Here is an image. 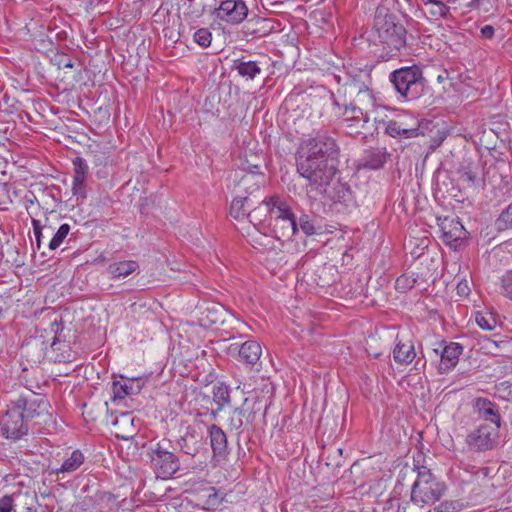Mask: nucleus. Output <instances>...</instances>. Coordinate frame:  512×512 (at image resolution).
Wrapping results in <instances>:
<instances>
[{
    "mask_svg": "<svg viewBox=\"0 0 512 512\" xmlns=\"http://www.w3.org/2000/svg\"><path fill=\"white\" fill-rule=\"evenodd\" d=\"M121 437H122V439H128L130 437V435H122Z\"/></svg>",
    "mask_w": 512,
    "mask_h": 512,
    "instance_id": "obj_61",
    "label": "nucleus"
},
{
    "mask_svg": "<svg viewBox=\"0 0 512 512\" xmlns=\"http://www.w3.org/2000/svg\"><path fill=\"white\" fill-rule=\"evenodd\" d=\"M299 225L306 235H313L316 233L314 221L308 215L304 214L299 218Z\"/></svg>",
    "mask_w": 512,
    "mask_h": 512,
    "instance_id": "obj_42",
    "label": "nucleus"
},
{
    "mask_svg": "<svg viewBox=\"0 0 512 512\" xmlns=\"http://www.w3.org/2000/svg\"><path fill=\"white\" fill-rule=\"evenodd\" d=\"M247 401L248 399L244 398L242 406L234 408L236 412H240V418L244 420V425L251 423L255 417V413L253 411L247 412V410L244 408V405L247 403Z\"/></svg>",
    "mask_w": 512,
    "mask_h": 512,
    "instance_id": "obj_44",
    "label": "nucleus"
},
{
    "mask_svg": "<svg viewBox=\"0 0 512 512\" xmlns=\"http://www.w3.org/2000/svg\"><path fill=\"white\" fill-rule=\"evenodd\" d=\"M203 12H204V8L202 7L200 10H198V11L196 12V16H200V15H202V14H203Z\"/></svg>",
    "mask_w": 512,
    "mask_h": 512,
    "instance_id": "obj_58",
    "label": "nucleus"
},
{
    "mask_svg": "<svg viewBox=\"0 0 512 512\" xmlns=\"http://www.w3.org/2000/svg\"><path fill=\"white\" fill-rule=\"evenodd\" d=\"M425 13L432 19L437 20L445 17L448 13V7L440 0H421Z\"/></svg>",
    "mask_w": 512,
    "mask_h": 512,
    "instance_id": "obj_28",
    "label": "nucleus"
},
{
    "mask_svg": "<svg viewBox=\"0 0 512 512\" xmlns=\"http://www.w3.org/2000/svg\"><path fill=\"white\" fill-rule=\"evenodd\" d=\"M60 328V323H58L56 320L52 323V330L55 331L56 333L58 332Z\"/></svg>",
    "mask_w": 512,
    "mask_h": 512,
    "instance_id": "obj_56",
    "label": "nucleus"
},
{
    "mask_svg": "<svg viewBox=\"0 0 512 512\" xmlns=\"http://www.w3.org/2000/svg\"><path fill=\"white\" fill-rule=\"evenodd\" d=\"M501 293L512 300V270H508L501 277Z\"/></svg>",
    "mask_w": 512,
    "mask_h": 512,
    "instance_id": "obj_39",
    "label": "nucleus"
},
{
    "mask_svg": "<svg viewBox=\"0 0 512 512\" xmlns=\"http://www.w3.org/2000/svg\"><path fill=\"white\" fill-rule=\"evenodd\" d=\"M229 351L230 353L237 352V360L246 365L256 364L259 361L262 354L260 344L253 340H248L242 343L241 345L233 343L230 345Z\"/></svg>",
    "mask_w": 512,
    "mask_h": 512,
    "instance_id": "obj_15",
    "label": "nucleus"
},
{
    "mask_svg": "<svg viewBox=\"0 0 512 512\" xmlns=\"http://www.w3.org/2000/svg\"><path fill=\"white\" fill-rule=\"evenodd\" d=\"M389 81L400 97L407 101L420 98L426 90V79L417 65L394 70L389 75Z\"/></svg>",
    "mask_w": 512,
    "mask_h": 512,
    "instance_id": "obj_3",
    "label": "nucleus"
},
{
    "mask_svg": "<svg viewBox=\"0 0 512 512\" xmlns=\"http://www.w3.org/2000/svg\"><path fill=\"white\" fill-rule=\"evenodd\" d=\"M5 164V161L3 158L0 157V166L4 165Z\"/></svg>",
    "mask_w": 512,
    "mask_h": 512,
    "instance_id": "obj_59",
    "label": "nucleus"
},
{
    "mask_svg": "<svg viewBox=\"0 0 512 512\" xmlns=\"http://www.w3.org/2000/svg\"><path fill=\"white\" fill-rule=\"evenodd\" d=\"M479 416L486 421H490L493 427L500 428L501 419L496 405L487 398H477L474 404Z\"/></svg>",
    "mask_w": 512,
    "mask_h": 512,
    "instance_id": "obj_22",
    "label": "nucleus"
},
{
    "mask_svg": "<svg viewBox=\"0 0 512 512\" xmlns=\"http://www.w3.org/2000/svg\"><path fill=\"white\" fill-rule=\"evenodd\" d=\"M208 432L213 455L215 457L224 458L228 454L226 433L216 424L209 426Z\"/></svg>",
    "mask_w": 512,
    "mask_h": 512,
    "instance_id": "obj_20",
    "label": "nucleus"
},
{
    "mask_svg": "<svg viewBox=\"0 0 512 512\" xmlns=\"http://www.w3.org/2000/svg\"><path fill=\"white\" fill-rule=\"evenodd\" d=\"M443 79H444V78H443L441 75H440V76H438V81L442 82V81H443Z\"/></svg>",
    "mask_w": 512,
    "mask_h": 512,
    "instance_id": "obj_62",
    "label": "nucleus"
},
{
    "mask_svg": "<svg viewBox=\"0 0 512 512\" xmlns=\"http://www.w3.org/2000/svg\"><path fill=\"white\" fill-rule=\"evenodd\" d=\"M416 357L415 348L412 344L397 342L393 350L395 362L401 365L410 364Z\"/></svg>",
    "mask_w": 512,
    "mask_h": 512,
    "instance_id": "obj_24",
    "label": "nucleus"
},
{
    "mask_svg": "<svg viewBox=\"0 0 512 512\" xmlns=\"http://www.w3.org/2000/svg\"><path fill=\"white\" fill-rule=\"evenodd\" d=\"M402 119L390 120L386 124L385 132L393 137L398 139H410L418 137L419 135H424V129L421 124H418L417 127H409L403 128Z\"/></svg>",
    "mask_w": 512,
    "mask_h": 512,
    "instance_id": "obj_19",
    "label": "nucleus"
},
{
    "mask_svg": "<svg viewBox=\"0 0 512 512\" xmlns=\"http://www.w3.org/2000/svg\"><path fill=\"white\" fill-rule=\"evenodd\" d=\"M280 199L281 198L278 196H272L269 199H264L257 207L247 214L249 222L256 227L263 224L268 216L271 219L273 216V210L276 209Z\"/></svg>",
    "mask_w": 512,
    "mask_h": 512,
    "instance_id": "obj_16",
    "label": "nucleus"
},
{
    "mask_svg": "<svg viewBox=\"0 0 512 512\" xmlns=\"http://www.w3.org/2000/svg\"><path fill=\"white\" fill-rule=\"evenodd\" d=\"M280 26V22L273 18H265L255 15L247 20L245 28L246 33L260 38L267 36L272 32L280 31Z\"/></svg>",
    "mask_w": 512,
    "mask_h": 512,
    "instance_id": "obj_13",
    "label": "nucleus"
},
{
    "mask_svg": "<svg viewBox=\"0 0 512 512\" xmlns=\"http://www.w3.org/2000/svg\"><path fill=\"white\" fill-rule=\"evenodd\" d=\"M374 36L390 50L389 53L399 51L406 44L404 26L396 21L394 15L384 13L382 10H378L374 18Z\"/></svg>",
    "mask_w": 512,
    "mask_h": 512,
    "instance_id": "obj_4",
    "label": "nucleus"
},
{
    "mask_svg": "<svg viewBox=\"0 0 512 512\" xmlns=\"http://www.w3.org/2000/svg\"><path fill=\"white\" fill-rule=\"evenodd\" d=\"M438 221V225L442 233V239L446 244L452 245L454 242L466 238L467 232L462 223L457 218H438Z\"/></svg>",
    "mask_w": 512,
    "mask_h": 512,
    "instance_id": "obj_14",
    "label": "nucleus"
},
{
    "mask_svg": "<svg viewBox=\"0 0 512 512\" xmlns=\"http://www.w3.org/2000/svg\"><path fill=\"white\" fill-rule=\"evenodd\" d=\"M248 12V7L243 0H222L213 14L221 21L238 25L247 18Z\"/></svg>",
    "mask_w": 512,
    "mask_h": 512,
    "instance_id": "obj_11",
    "label": "nucleus"
},
{
    "mask_svg": "<svg viewBox=\"0 0 512 512\" xmlns=\"http://www.w3.org/2000/svg\"><path fill=\"white\" fill-rule=\"evenodd\" d=\"M385 512H399L400 511V498L398 493L394 490L391 496L387 499L384 507Z\"/></svg>",
    "mask_w": 512,
    "mask_h": 512,
    "instance_id": "obj_41",
    "label": "nucleus"
},
{
    "mask_svg": "<svg viewBox=\"0 0 512 512\" xmlns=\"http://www.w3.org/2000/svg\"><path fill=\"white\" fill-rule=\"evenodd\" d=\"M338 156L335 139L325 134L317 135L301 144L296 158L297 172L310 186L321 189L334 177Z\"/></svg>",
    "mask_w": 512,
    "mask_h": 512,
    "instance_id": "obj_1",
    "label": "nucleus"
},
{
    "mask_svg": "<svg viewBox=\"0 0 512 512\" xmlns=\"http://www.w3.org/2000/svg\"><path fill=\"white\" fill-rule=\"evenodd\" d=\"M134 418L128 412L122 413L116 420L114 421V425L126 426L130 424L133 426Z\"/></svg>",
    "mask_w": 512,
    "mask_h": 512,
    "instance_id": "obj_47",
    "label": "nucleus"
},
{
    "mask_svg": "<svg viewBox=\"0 0 512 512\" xmlns=\"http://www.w3.org/2000/svg\"><path fill=\"white\" fill-rule=\"evenodd\" d=\"M142 385L139 379L121 377L112 383L113 400H122L128 395L140 393Z\"/></svg>",
    "mask_w": 512,
    "mask_h": 512,
    "instance_id": "obj_18",
    "label": "nucleus"
},
{
    "mask_svg": "<svg viewBox=\"0 0 512 512\" xmlns=\"http://www.w3.org/2000/svg\"><path fill=\"white\" fill-rule=\"evenodd\" d=\"M417 479L411 489L410 503L404 508L424 507L436 503L445 493L446 485L438 480L426 466H417Z\"/></svg>",
    "mask_w": 512,
    "mask_h": 512,
    "instance_id": "obj_2",
    "label": "nucleus"
},
{
    "mask_svg": "<svg viewBox=\"0 0 512 512\" xmlns=\"http://www.w3.org/2000/svg\"><path fill=\"white\" fill-rule=\"evenodd\" d=\"M56 341H57V337L55 336L54 339H53V342L51 344V346H54L56 344Z\"/></svg>",
    "mask_w": 512,
    "mask_h": 512,
    "instance_id": "obj_60",
    "label": "nucleus"
},
{
    "mask_svg": "<svg viewBox=\"0 0 512 512\" xmlns=\"http://www.w3.org/2000/svg\"><path fill=\"white\" fill-rule=\"evenodd\" d=\"M496 223L499 229L512 228V203L500 214Z\"/></svg>",
    "mask_w": 512,
    "mask_h": 512,
    "instance_id": "obj_38",
    "label": "nucleus"
},
{
    "mask_svg": "<svg viewBox=\"0 0 512 512\" xmlns=\"http://www.w3.org/2000/svg\"><path fill=\"white\" fill-rule=\"evenodd\" d=\"M56 64L58 65L59 68H61V67L73 68V66H74V64L71 61V59L65 58L64 55H61V56L56 58Z\"/></svg>",
    "mask_w": 512,
    "mask_h": 512,
    "instance_id": "obj_50",
    "label": "nucleus"
},
{
    "mask_svg": "<svg viewBox=\"0 0 512 512\" xmlns=\"http://www.w3.org/2000/svg\"><path fill=\"white\" fill-rule=\"evenodd\" d=\"M73 168H74V177L75 182L81 183L85 182L86 176L88 174V165L85 159L82 157H76L73 160Z\"/></svg>",
    "mask_w": 512,
    "mask_h": 512,
    "instance_id": "obj_33",
    "label": "nucleus"
},
{
    "mask_svg": "<svg viewBox=\"0 0 512 512\" xmlns=\"http://www.w3.org/2000/svg\"><path fill=\"white\" fill-rule=\"evenodd\" d=\"M259 167L260 166L258 164H251V165L247 166L246 169H248L251 173L255 174V173H258Z\"/></svg>",
    "mask_w": 512,
    "mask_h": 512,
    "instance_id": "obj_55",
    "label": "nucleus"
},
{
    "mask_svg": "<svg viewBox=\"0 0 512 512\" xmlns=\"http://www.w3.org/2000/svg\"><path fill=\"white\" fill-rule=\"evenodd\" d=\"M227 423L230 430H234L237 433L243 431L244 420L240 418V412H236L235 409L229 413Z\"/></svg>",
    "mask_w": 512,
    "mask_h": 512,
    "instance_id": "obj_36",
    "label": "nucleus"
},
{
    "mask_svg": "<svg viewBox=\"0 0 512 512\" xmlns=\"http://www.w3.org/2000/svg\"><path fill=\"white\" fill-rule=\"evenodd\" d=\"M0 111L6 115H11L17 111V100L7 93L0 98Z\"/></svg>",
    "mask_w": 512,
    "mask_h": 512,
    "instance_id": "obj_35",
    "label": "nucleus"
},
{
    "mask_svg": "<svg viewBox=\"0 0 512 512\" xmlns=\"http://www.w3.org/2000/svg\"><path fill=\"white\" fill-rule=\"evenodd\" d=\"M475 321L481 329L486 331H492L497 327V320L490 312H477Z\"/></svg>",
    "mask_w": 512,
    "mask_h": 512,
    "instance_id": "obj_32",
    "label": "nucleus"
},
{
    "mask_svg": "<svg viewBox=\"0 0 512 512\" xmlns=\"http://www.w3.org/2000/svg\"><path fill=\"white\" fill-rule=\"evenodd\" d=\"M418 278V275L414 272H405L396 279L395 288L397 291L404 293L415 286Z\"/></svg>",
    "mask_w": 512,
    "mask_h": 512,
    "instance_id": "obj_31",
    "label": "nucleus"
},
{
    "mask_svg": "<svg viewBox=\"0 0 512 512\" xmlns=\"http://www.w3.org/2000/svg\"><path fill=\"white\" fill-rule=\"evenodd\" d=\"M70 231L69 224H62L57 232L54 234L52 239L50 240L48 247L51 250L57 249L63 242V240L67 237Z\"/></svg>",
    "mask_w": 512,
    "mask_h": 512,
    "instance_id": "obj_34",
    "label": "nucleus"
},
{
    "mask_svg": "<svg viewBox=\"0 0 512 512\" xmlns=\"http://www.w3.org/2000/svg\"><path fill=\"white\" fill-rule=\"evenodd\" d=\"M0 512H15L14 499L11 495L0 498Z\"/></svg>",
    "mask_w": 512,
    "mask_h": 512,
    "instance_id": "obj_45",
    "label": "nucleus"
},
{
    "mask_svg": "<svg viewBox=\"0 0 512 512\" xmlns=\"http://www.w3.org/2000/svg\"><path fill=\"white\" fill-rule=\"evenodd\" d=\"M499 428L490 424H482L471 431L466 438L470 450L484 452L492 450L498 441Z\"/></svg>",
    "mask_w": 512,
    "mask_h": 512,
    "instance_id": "obj_10",
    "label": "nucleus"
},
{
    "mask_svg": "<svg viewBox=\"0 0 512 512\" xmlns=\"http://www.w3.org/2000/svg\"><path fill=\"white\" fill-rule=\"evenodd\" d=\"M269 226L272 227L274 236L278 240L290 239L297 230L296 219L289 205L282 199L278 202L276 209L273 210Z\"/></svg>",
    "mask_w": 512,
    "mask_h": 512,
    "instance_id": "obj_7",
    "label": "nucleus"
},
{
    "mask_svg": "<svg viewBox=\"0 0 512 512\" xmlns=\"http://www.w3.org/2000/svg\"><path fill=\"white\" fill-rule=\"evenodd\" d=\"M1 434L6 439L13 441L21 439L29 431V423L20 414L18 408L11 403L0 421Z\"/></svg>",
    "mask_w": 512,
    "mask_h": 512,
    "instance_id": "obj_9",
    "label": "nucleus"
},
{
    "mask_svg": "<svg viewBox=\"0 0 512 512\" xmlns=\"http://www.w3.org/2000/svg\"><path fill=\"white\" fill-rule=\"evenodd\" d=\"M461 179L463 182L467 183L469 186L476 185L479 180L477 172H475L471 169L464 171L461 174Z\"/></svg>",
    "mask_w": 512,
    "mask_h": 512,
    "instance_id": "obj_46",
    "label": "nucleus"
},
{
    "mask_svg": "<svg viewBox=\"0 0 512 512\" xmlns=\"http://www.w3.org/2000/svg\"><path fill=\"white\" fill-rule=\"evenodd\" d=\"M458 294L467 295L469 292V288L466 283H459L457 286Z\"/></svg>",
    "mask_w": 512,
    "mask_h": 512,
    "instance_id": "obj_53",
    "label": "nucleus"
},
{
    "mask_svg": "<svg viewBox=\"0 0 512 512\" xmlns=\"http://www.w3.org/2000/svg\"><path fill=\"white\" fill-rule=\"evenodd\" d=\"M138 264L132 260L115 262L109 265L108 272L112 278L126 277L136 271Z\"/></svg>",
    "mask_w": 512,
    "mask_h": 512,
    "instance_id": "obj_27",
    "label": "nucleus"
},
{
    "mask_svg": "<svg viewBox=\"0 0 512 512\" xmlns=\"http://www.w3.org/2000/svg\"><path fill=\"white\" fill-rule=\"evenodd\" d=\"M254 204L251 197H236L230 205V215L236 220L247 218V208Z\"/></svg>",
    "mask_w": 512,
    "mask_h": 512,
    "instance_id": "obj_26",
    "label": "nucleus"
},
{
    "mask_svg": "<svg viewBox=\"0 0 512 512\" xmlns=\"http://www.w3.org/2000/svg\"><path fill=\"white\" fill-rule=\"evenodd\" d=\"M212 395L217 405V411H222L226 405L230 404V388L225 383L214 385Z\"/></svg>",
    "mask_w": 512,
    "mask_h": 512,
    "instance_id": "obj_29",
    "label": "nucleus"
},
{
    "mask_svg": "<svg viewBox=\"0 0 512 512\" xmlns=\"http://www.w3.org/2000/svg\"><path fill=\"white\" fill-rule=\"evenodd\" d=\"M85 457L80 450H74L71 455L64 460L62 465L59 468L53 469L52 473L60 474V473H71L76 471L83 463Z\"/></svg>",
    "mask_w": 512,
    "mask_h": 512,
    "instance_id": "obj_25",
    "label": "nucleus"
},
{
    "mask_svg": "<svg viewBox=\"0 0 512 512\" xmlns=\"http://www.w3.org/2000/svg\"><path fill=\"white\" fill-rule=\"evenodd\" d=\"M32 226H33V231H34V235H35L36 245H37V248L39 249L40 245H41V239L43 237V232H42L43 229H45L47 232H50L51 228L41 226L40 221L36 220V219H32Z\"/></svg>",
    "mask_w": 512,
    "mask_h": 512,
    "instance_id": "obj_43",
    "label": "nucleus"
},
{
    "mask_svg": "<svg viewBox=\"0 0 512 512\" xmlns=\"http://www.w3.org/2000/svg\"><path fill=\"white\" fill-rule=\"evenodd\" d=\"M388 153L385 148H371L364 152L359 162V167L369 170H377L383 167Z\"/></svg>",
    "mask_w": 512,
    "mask_h": 512,
    "instance_id": "obj_21",
    "label": "nucleus"
},
{
    "mask_svg": "<svg viewBox=\"0 0 512 512\" xmlns=\"http://www.w3.org/2000/svg\"><path fill=\"white\" fill-rule=\"evenodd\" d=\"M402 119V126L403 128H409V127H417L418 124H421L419 121L413 119V118H409L410 121L413 122V124H409L407 122V119L406 118H401Z\"/></svg>",
    "mask_w": 512,
    "mask_h": 512,
    "instance_id": "obj_52",
    "label": "nucleus"
},
{
    "mask_svg": "<svg viewBox=\"0 0 512 512\" xmlns=\"http://www.w3.org/2000/svg\"><path fill=\"white\" fill-rule=\"evenodd\" d=\"M203 317L200 319L201 325L207 326L220 322V316L218 311L215 309H206L205 312L202 313Z\"/></svg>",
    "mask_w": 512,
    "mask_h": 512,
    "instance_id": "obj_40",
    "label": "nucleus"
},
{
    "mask_svg": "<svg viewBox=\"0 0 512 512\" xmlns=\"http://www.w3.org/2000/svg\"><path fill=\"white\" fill-rule=\"evenodd\" d=\"M337 452H338L339 454H341V453H342V449H340V448H339V449H337Z\"/></svg>",
    "mask_w": 512,
    "mask_h": 512,
    "instance_id": "obj_63",
    "label": "nucleus"
},
{
    "mask_svg": "<svg viewBox=\"0 0 512 512\" xmlns=\"http://www.w3.org/2000/svg\"><path fill=\"white\" fill-rule=\"evenodd\" d=\"M180 450L196 456L205 446V434L200 424L189 425L177 441Z\"/></svg>",
    "mask_w": 512,
    "mask_h": 512,
    "instance_id": "obj_12",
    "label": "nucleus"
},
{
    "mask_svg": "<svg viewBox=\"0 0 512 512\" xmlns=\"http://www.w3.org/2000/svg\"><path fill=\"white\" fill-rule=\"evenodd\" d=\"M455 509V504L449 501L442 502L436 507L437 512H454Z\"/></svg>",
    "mask_w": 512,
    "mask_h": 512,
    "instance_id": "obj_49",
    "label": "nucleus"
},
{
    "mask_svg": "<svg viewBox=\"0 0 512 512\" xmlns=\"http://www.w3.org/2000/svg\"><path fill=\"white\" fill-rule=\"evenodd\" d=\"M463 347L459 343L451 342L445 345L439 352L434 349V352L441 356L439 370L441 373H447L458 363L459 356L462 354Z\"/></svg>",
    "mask_w": 512,
    "mask_h": 512,
    "instance_id": "obj_17",
    "label": "nucleus"
},
{
    "mask_svg": "<svg viewBox=\"0 0 512 512\" xmlns=\"http://www.w3.org/2000/svg\"><path fill=\"white\" fill-rule=\"evenodd\" d=\"M220 411H217V409L215 411H212L211 413V416L213 417V419H215L217 417V414L219 413Z\"/></svg>",
    "mask_w": 512,
    "mask_h": 512,
    "instance_id": "obj_57",
    "label": "nucleus"
},
{
    "mask_svg": "<svg viewBox=\"0 0 512 512\" xmlns=\"http://www.w3.org/2000/svg\"><path fill=\"white\" fill-rule=\"evenodd\" d=\"M489 473L490 469L488 467H483L476 472L477 475H481L484 478L488 477Z\"/></svg>",
    "mask_w": 512,
    "mask_h": 512,
    "instance_id": "obj_54",
    "label": "nucleus"
},
{
    "mask_svg": "<svg viewBox=\"0 0 512 512\" xmlns=\"http://www.w3.org/2000/svg\"><path fill=\"white\" fill-rule=\"evenodd\" d=\"M324 192L334 205L348 206V203L352 200L350 188L340 182L334 184L330 189H325Z\"/></svg>",
    "mask_w": 512,
    "mask_h": 512,
    "instance_id": "obj_23",
    "label": "nucleus"
},
{
    "mask_svg": "<svg viewBox=\"0 0 512 512\" xmlns=\"http://www.w3.org/2000/svg\"><path fill=\"white\" fill-rule=\"evenodd\" d=\"M11 404L18 408L20 414L28 423L35 418L48 414L49 402L47 398L32 391L21 394L16 400L11 401Z\"/></svg>",
    "mask_w": 512,
    "mask_h": 512,
    "instance_id": "obj_8",
    "label": "nucleus"
},
{
    "mask_svg": "<svg viewBox=\"0 0 512 512\" xmlns=\"http://www.w3.org/2000/svg\"><path fill=\"white\" fill-rule=\"evenodd\" d=\"M481 36L485 39H491L494 36L495 29L491 25H485L480 30Z\"/></svg>",
    "mask_w": 512,
    "mask_h": 512,
    "instance_id": "obj_51",
    "label": "nucleus"
},
{
    "mask_svg": "<svg viewBox=\"0 0 512 512\" xmlns=\"http://www.w3.org/2000/svg\"><path fill=\"white\" fill-rule=\"evenodd\" d=\"M149 454L153 469L163 479L172 477L180 469L179 458L168 450L164 440L151 445Z\"/></svg>",
    "mask_w": 512,
    "mask_h": 512,
    "instance_id": "obj_6",
    "label": "nucleus"
},
{
    "mask_svg": "<svg viewBox=\"0 0 512 512\" xmlns=\"http://www.w3.org/2000/svg\"><path fill=\"white\" fill-rule=\"evenodd\" d=\"M363 87H358L355 103L341 106L336 100L333 102L335 116L342 117L348 127L363 125L369 121L365 107L373 106L374 97L366 85H363Z\"/></svg>",
    "mask_w": 512,
    "mask_h": 512,
    "instance_id": "obj_5",
    "label": "nucleus"
},
{
    "mask_svg": "<svg viewBox=\"0 0 512 512\" xmlns=\"http://www.w3.org/2000/svg\"><path fill=\"white\" fill-rule=\"evenodd\" d=\"M84 183L85 182L77 183V182H75V179H73V185H72L73 195L81 197V198L86 197Z\"/></svg>",
    "mask_w": 512,
    "mask_h": 512,
    "instance_id": "obj_48",
    "label": "nucleus"
},
{
    "mask_svg": "<svg viewBox=\"0 0 512 512\" xmlns=\"http://www.w3.org/2000/svg\"><path fill=\"white\" fill-rule=\"evenodd\" d=\"M234 67L242 77L248 80L254 79L261 73V68L255 61H239Z\"/></svg>",
    "mask_w": 512,
    "mask_h": 512,
    "instance_id": "obj_30",
    "label": "nucleus"
},
{
    "mask_svg": "<svg viewBox=\"0 0 512 512\" xmlns=\"http://www.w3.org/2000/svg\"><path fill=\"white\" fill-rule=\"evenodd\" d=\"M211 40L212 34L207 28H200L194 33V41L201 47H208Z\"/></svg>",
    "mask_w": 512,
    "mask_h": 512,
    "instance_id": "obj_37",
    "label": "nucleus"
}]
</instances>
